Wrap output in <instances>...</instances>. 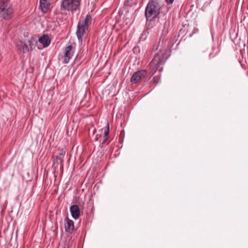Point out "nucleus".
Wrapping results in <instances>:
<instances>
[{"label": "nucleus", "mask_w": 248, "mask_h": 248, "mask_svg": "<svg viewBox=\"0 0 248 248\" xmlns=\"http://www.w3.org/2000/svg\"><path fill=\"white\" fill-rule=\"evenodd\" d=\"M99 132L103 134L102 138L100 139V146L102 147L103 145L105 144L108 140V135L109 133V126L108 123H107L106 125L101 128Z\"/></svg>", "instance_id": "obj_7"}, {"label": "nucleus", "mask_w": 248, "mask_h": 248, "mask_svg": "<svg viewBox=\"0 0 248 248\" xmlns=\"http://www.w3.org/2000/svg\"><path fill=\"white\" fill-rule=\"evenodd\" d=\"M18 49L23 53L29 51V48L27 44L22 41H20L17 44Z\"/></svg>", "instance_id": "obj_13"}, {"label": "nucleus", "mask_w": 248, "mask_h": 248, "mask_svg": "<svg viewBox=\"0 0 248 248\" xmlns=\"http://www.w3.org/2000/svg\"><path fill=\"white\" fill-rule=\"evenodd\" d=\"M102 136H103V134L101 133H100V134H97L95 137V140L98 141V140H100L99 139L102 138Z\"/></svg>", "instance_id": "obj_14"}, {"label": "nucleus", "mask_w": 248, "mask_h": 248, "mask_svg": "<svg viewBox=\"0 0 248 248\" xmlns=\"http://www.w3.org/2000/svg\"><path fill=\"white\" fill-rule=\"evenodd\" d=\"M80 5V0H61L60 10L73 12L78 10Z\"/></svg>", "instance_id": "obj_5"}, {"label": "nucleus", "mask_w": 248, "mask_h": 248, "mask_svg": "<svg viewBox=\"0 0 248 248\" xmlns=\"http://www.w3.org/2000/svg\"><path fill=\"white\" fill-rule=\"evenodd\" d=\"M174 0H171V4L172 3V2H173Z\"/></svg>", "instance_id": "obj_19"}, {"label": "nucleus", "mask_w": 248, "mask_h": 248, "mask_svg": "<svg viewBox=\"0 0 248 248\" xmlns=\"http://www.w3.org/2000/svg\"><path fill=\"white\" fill-rule=\"evenodd\" d=\"M147 76V72L145 70H141L135 72L131 78V82L133 84L139 83Z\"/></svg>", "instance_id": "obj_6"}, {"label": "nucleus", "mask_w": 248, "mask_h": 248, "mask_svg": "<svg viewBox=\"0 0 248 248\" xmlns=\"http://www.w3.org/2000/svg\"><path fill=\"white\" fill-rule=\"evenodd\" d=\"M70 211L73 218L77 219L80 216V211L78 206L77 204L72 205L70 207Z\"/></svg>", "instance_id": "obj_9"}, {"label": "nucleus", "mask_w": 248, "mask_h": 248, "mask_svg": "<svg viewBox=\"0 0 248 248\" xmlns=\"http://www.w3.org/2000/svg\"><path fill=\"white\" fill-rule=\"evenodd\" d=\"M74 47L72 45H70L65 47L64 51V63H68L74 55Z\"/></svg>", "instance_id": "obj_8"}, {"label": "nucleus", "mask_w": 248, "mask_h": 248, "mask_svg": "<svg viewBox=\"0 0 248 248\" xmlns=\"http://www.w3.org/2000/svg\"><path fill=\"white\" fill-rule=\"evenodd\" d=\"M40 5L43 13H46L50 9V3L48 0H40Z\"/></svg>", "instance_id": "obj_11"}, {"label": "nucleus", "mask_w": 248, "mask_h": 248, "mask_svg": "<svg viewBox=\"0 0 248 248\" xmlns=\"http://www.w3.org/2000/svg\"><path fill=\"white\" fill-rule=\"evenodd\" d=\"M65 230L66 232L72 233L74 229V222L68 217L65 218Z\"/></svg>", "instance_id": "obj_10"}, {"label": "nucleus", "mask_w": 248, "mask_h": 248, "mask_svg": "<svg viewBox=\"0 0 248 248\" xmlns=\"http://www.w3.org/2000/svg\"><path fill=\"white\" fill-rule=\"evenodd\" d=\"M95 131H96V130L95 129V130H94V131H93V133H94L95 132Z\"/></svg>", "instance_id": "obj_20"}, {"label": "nucleus", "mask_w": 248, "mask_h": 248, "mask_svg": "<svg viewBox=\"0 0 248 248\" xmlns=\"http://www.w3.org/2000/svg\"><path fill=\"white\" fill-rule=\"evenodd\" d=\"M170 42V40L165 42V44L167 43L168 45V48L166 49H162L157 53L149 63V68L151 76H153L157 71H161L163 70V65L170 56V48L169 47Z\"/></svg>", "instance_id": "obj_1"}, {"label": "nucleus", "mask_w": 248, "mask_h": 248, "mask_svg": "<svg viewBox=\"0 0 248 248\" xmlns=\"http://www.w3.org/2000/svg\"><path fill=\"white\" fill-rule=\"evenodd\" d=\"M154 83H157L158 82V78L156 77H154L152 81Z\"/></svg>", "instance_id": "obj_15"}, {"label": "nucleus", "mask_w": 248, "mask_h": 248, "mask_svg": "<svg viewBox=\"0 0 248 248\" xmlns=\"http://www.w3.org/2000/svg\"><path fill=\"white\" fill-rule=\"evenodd\" d=\"M92 18L90 15H87L85 17H82V19L79 21L77 31L76 35L78 40L82 39V37L86 33V30H87L92 24Z\"/></svg>", "instance_id": "obj_2"}, {"label": "nucleus", "mask_w": 248, "mask_h": 248, "mask_svg": "<svg viewBox=\"0 0 248 248\" xmlns=\"http://www.w3.org/2000/svg\"><path fill=\"white\" fill-rule=\"evenodd\" d=\"M165 1L168 5L170 3V0H165Z\"/></svg>", "instance_id": "obj_18"}, {"label": "nucleus", "mask_w": 248, "mask_h": 248, "mask_svg": "<svg viewBox=\"0 0 248 248\" xmlns=\"http://www.w3.org/2000/svg\"><path fill=\"white\" fill-rule=\"evenodd\" d=\"M57 159H59L60 161V164L61 165H62V163H63V160L62 156H57Z\"/></svg>", "instance_id": "obj_16"}, {"label": "nucleus", "mask_w": 248, "mask_h": 248, "mask_svg": "<svg viewBox=\"0 0 248 248\" xmlns=\"http://www.w3.org/2000/svg\"><path fill=\"white\" fill-rule=\"evenodd\" d=\"M14 10L9 0H0V16L5 20L12 18Z\"/></svg>", "instance_id": "obj_4"}, {"label": "nucleus", "mask_w": 248, "mask_h": 248, "mask_svg": "<svg viewBox=\"0 0 248 248\" xmlns=\"http://www.w3.org/2000/svg\"><path fill=\"white\" fill-rule=\"evenodd\" d=\"M160 13L159 3L154 1H150L148 3L145 15L147 20L152 21L156 18Z\"/></svg>", "instance_id": "obj_3"}, {"label": "nucleus", "mask_w": 248, "mask_h": 248, "mask_svg": "<svg viewBox=\"0 0 248 248\" xmlns=\"http://www.w3.org/2000/svg\"><path fill=\"white\" fill-rule=\"evenodd\" d=\"M64 155V152L63 151H61L60 153V155L58 156H62Z\"/></svg>", "instance_id": "obj_17"}, {"label": "nucleus", "mask_w": 248, "mask_h": 248, "mask_svg": "<svg viewBox=\"0 0 248 248\" xmlns=\"http://www.w3.org/2000/svg\"><path fill=\"white\" fill-rule=\"evenodd\" d=\"M38 41L43 44V47H46L48 46L50 43V39L48 35L44 34L40 37Z\"/></svg>", "instance_id": "obj_12"}]
</instances>
